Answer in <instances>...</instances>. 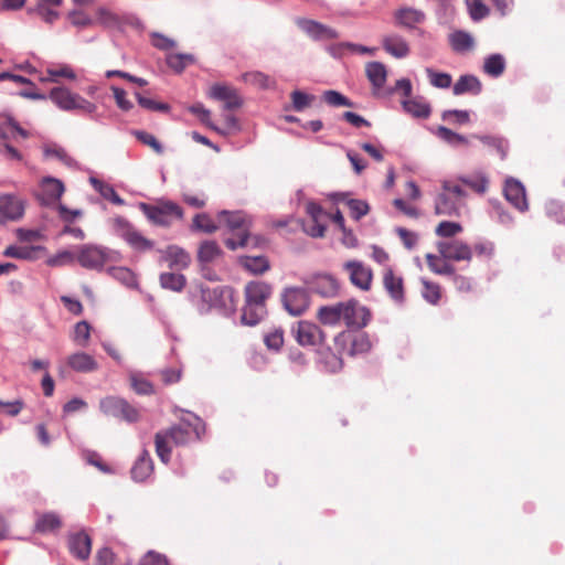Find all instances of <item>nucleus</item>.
<instances>
[{"instance_id": "obj_1", "label": "nucleus", "mask_w": 565, "mask_h": 565, "mask_svg": "<svg viewBox=\"0 0 565 565\" xmlns=\"http://www.w3.org/2000/svg\"><path fill=\"white\" fill-rule=\"evenodd\" d=\"M204 431V425L199 418L195 423L182 420L167 429H162L154 435L156 454L163 463H168L171 458L172 445L185 446L191 441L198 440Z\"/></svg>"}, {"instance_id": "obj_2", "label": "nucleus", "mask_w": 565, "mask_h": 565, "mask_svg": "<svg viewBox=\"0 0 565 565\" xmlns=\"http://www.w3.org/2000/svg\"><path fill=\"white\" fill-rule=\"evenodd\" d=\"M217 218L221 224H224L232 232V237L224 242L228 249L235 250L248 245L252 221L245 213L224 210L217 214Z\"/></svg>"}, {"instance_id": "obj_3", "label": "nucleus", "mask_w": 565, "mask_h": 565, "mask_svg": "<svg viewBox=\"0 0 565 565\" xmlns=\"http://www.w3.org/2000/svg\"><path fill=\"white\" fill-rule=\"evenodd\" d=\"M49 98L56 107L65 111H77L79 114L90 115L97 109L94 103L64 86L53 87L50 90Z\"/></svg>"}, {"instance_id": "obj_4", "label": "nucleus", "mask_w": 565, "mask_h": 565, "mask_svg": "<svg viewBox=\"0 0 565 565\" xmlns=\"http://www.w3.org/2000/svg\"><path fill=\"white\" fill-rule=\"evenodd\" d=\"M140 211L154 225L169 227L174 221L183 218V210L171 201H161L157 204L139 203Z\"/></svg>"}, {"instance_id": "obj_5", "label": "nucleus", "mask_w": 565, "mask_h": 565, "mask_svg": "<svg viewBox=\"0 0 565 565\" xmlns=\"http://www.w3.org/2000/svg\"><path fill=\"white\" fill-rule=\"evenodd\" d=\"M465 196L466 192L459 183L445 181L443 192L435 199V214L439 216L458 215Z\"/></svg>"}, {"instance_id": "obj_6", "label": "nucleus", "mask_w": 565, "mask_h": 565, "mask_svg": "<svg viewBox=\"0 0 565 565\" xmlns=\"http://www.w3.org/2000/svg\"><path fill=\"white\" fill-rule=\"evenodd\" d=\"M111 227L115 234L124 239L130 248L138 253L150 252L154 242L145 237L127 218L116 216L111 220Z\"/></svg>"}, {"instance_id": "obj_7", "label": "nucleus", "mask_w": 565, "mask_h": 565, "mask_svg": "<svg viewBox=\"0 0 565 565\" xmlns=\"http://www.w3.org/2000/svg\"><path fill=\"white\" fill-rule=\"evenodd\" d=\"M334 349L348 356L366 353L371 349L369 335L364 332L342 331L334 338Z\"/></svg>"}, {"instance_id": "obj_8", "label": "nucleus", "mask_w": 565, "mask_h": 565, "mask_svg": "<svg viewBox=\"0 0 565 565\" xmlns=\"http://www.w3.org/2000/svg\"><path fill=\"white\" fill-rule=\"evenodd\" d=\"M99 408L105 415L120 418L128 423H136L140 418V413L135 406L126 399L116 396H107L100 399Z\"/></svg>"}, {"instance_id": "obj_9", "label": "nucleus", "mask_w": 565, "mask_h": 565, "mask_svg": "<svg viewBox=\"0 0 565 565\" xmlns=\"http://www.w3.org/2000/svg\"><path fill=\"white\" fill-rule=\"evenodd\" d=\"M306 212L309 218L301 222L303 232L311 237H323L327 230V222L330 217L329 214L315 202L307 203Z\"/></svg>"}, {"instance_id": "obj_10", "label": "nucleus", "mask_w": 565, "mask_h": 565, "mask_svg": "<svg viewBox=\"0 0 565 565\" xmlns=\"http://www.w3.org/2000/svg\"><path fill=\"white\" fill-rule=\"evenodd\" d=\"M296 342L301 347H317L326 340L319 326L307 320L298 321L291 329Z\"/></svg>"}, {"instance_id": "obj_11", "label": "nucleus", "mask_w": 565, "mask_h": 565, "mask_svg": "<svg viewBox=\"0 0 565 565\" xmlns=\"http://www.w3.org/2000/svg\"><path fill=\"white\" fill-rule=\"evenodd\" d=\"M371 319L370 310L361 306L358 300L343 301L342 321L349 328L362 329Z\"/></svg>"}, {"instance_id": "obj_12", "label": "nucleus", "mask_w": 565, "mask_h": 565, "mask_svg": "<svg viewBox=\"0 0 565 565\" xmlns=\"http://www.w3.org/2000/svg\"><path fill=\"white\" fill-rule=\"evenodd\" d=\"M78 264L87 269H100L108 262L105 248L95 245H83L75 256Z\"/></svg>"}, {"instance_id": "obj_13", "label": "nucleus", "mask_w": 565, "mask_h": 565, "mask_svg": "<svg viewBox=\"0 0 565 565\" xmlns=\"http://www.w3.org/2000/svg\"><path fill=\"white\" fill-rule=\"evenodd\" d=\"M343 269L348 273L352 285L364 291L371 289L373 273L370 267L360 260H349L343 264Z\"/></svg>"}, {"instance_id": "obj_14", "label": "nucleus", "mask_w": 565, "mask_h": 565, "mask_svg": "<svg viewBox=\"0 0 565 565\" xmlns=\"http://www.w3.org/2000/svg\"><path fill=\"white\" fill-rule=\"evenodd\" d=\"M437 249L444 259L470 262L472 258V248L459 239L438 242Z\"/></svg>"}, {"instance_id": "obj_15", "label": "nucleus", "mask_w": 565, "mask_h": 565, "mask_svg": "<svg viewBox=\"0 0 565 565\" xmlns=\"http://www.w3.org/2000/svg\"><path fill=\"white\" fill-rule=\"evenodd\" d=\"M285 309L292 316L302 315L309 307V296L303 288H287L282 294Z\"/></svg>"}, {"instance_id": "obj_16", "label": "nucleus", "mask_w": 565, "mask_h": 565, "mask_svg": "<svg viewBox=\"0 0 565 565\" xmlns=\"http://www.w3.org/2000/svg\"><path fill=\"white\" fill-rule=\"evenodd\" d=\"M209 96L223 102L225 110L238 109L243 105V99L237 89L228 85L215 84L211 86Z\"/></svg>"}, {"instance_id": "obj_17", "label": "nucleus", "mask_w": 565, "mask_h": 565, "mask_svg": "<svg viewBox=\"0 0 565 565\" xmlns=\"http://www.w3.org/2000/svg\"><path fill=\"white\" fill-rule=\"evenodd\" d=\"M296 23L306 34L316 41L334 40L339 38L337 30L318 21L300 18Z\"/></svg>"}, {"instance_id": "obj_18", "label": "nucleus", "mask_w": 565, "mask_h": 565, "mask_svg": "<svg viewBox=\"0 0 565 565\" xmlns=\"http://www.w3.org/2000/svg\"><path fill=\"white\" fill-rule=\"evenodd\" d=\"M40 188L38 199L42 205L46 206L55 204L65 191L63 182L52 177L43 178Z\"/></svg>"}, {"instance_id": "obj_19", "label": "nucleus", "mask_w": 565, "mask_h": 565, "mask_svg": "<svg viewBox=\"0 0 565 565\" xmlns=\"http://www.w3.org/2000/svg\"><path fill=\"white\" fill-rule=\"evenodd\" d=\"M505 199L519 211L527 210L529 204L525 194V188L515 179H508L504 184Z\"/></svg>"}, {"instance_id": "obj_20", "label": "nucleus", "mask_w": 565, "mask_h": 565, "mask_svg": "<svg viewBox=\"0 0 565 565\" xmlns=\"http://www.w3.org/2000/svg\"><path fill=\"white\" fill-rule=\"evenodd\" d=\"M70 553L81 561L88 559L92 551V539L85 532L71 534L67 540Z\"/></svg>"}, {"instance_id": "obj_21", "label": "nucleus", "mask_w": 565, "mask_h": 565, "mask_svg": "<svg viewBox=\"0 0 565 565\" xmlns=\"http://www.w3.org/2000/svg\"><path fill=\"white\" fill-rule=\"evenodd\" d=\"M383 286L390 297L402 303L405 300L404 280L401 276L395 275L391 267L385 268L383 273Z\"/></svg>"}, {"instance_id": "obj_22", "label": "nucleus", "mask_w": 565, "mask_h": 565, "mask_svg": "<svg viewBox=\"0 0 565 565\" xmlns=\"http://www.w3.org/2000/svg\"><path fill=\"white\" fill-rule=\"evenodd\" d=\"M271 291V286L265 281H250L245 286V301L266 307V300Z\"/></svg>"}, {"instance_id": "obj_23", "label": "nucleus", "mask_w": 565, "mask_h": 565, "mask_svg": "<svg viewBox=\"0 0 565 565\" xmlns=\"http://www.w3.org/2000/svg\"><path fill=\"white\" fill-rule=\"evenodd\" d=\"M24 213L23 202L14 195L4 194L0 196V214L7 220L17 221Z\"/></svg>"}, {"instance_id": "obj_24", "label": "nucleus", "mask_w": 565, "mask_h": 565, "mask_svg": "<svg viewBox=\"0 0 565 565\" xmlns=\"http://www.w3.org/2000/svg\"><path fill=\"white\" fill-rule=\"evenodd\" d=\"M162 258L171 269H185L191 263L189 253L177 245H170L162 250Z\"/></svg>"}, {"instance_id": "obj_25", "label": "nucleus", "mask_w": 565, "mask_h": 565, "mask_svg": "<svg viewBox=\"0 0 565 565\" xmlns=\"http://www.w3.org/2000/svg\"><path fill=\"white\" fill-rule=\"evenodd\" d=\"M4 256L25 259V260H38L46 254L44 246H15L10 245L4 249Z\"/></svg>"}, {"instance_id": "obj_26", "label": "nucleus", "mask_w": 565, "mask_h": 565, "mask_svg": "<svg viewBox=\"0 0 565 565\" xmlns=\"http://www.w3.org/2000/svg\"><path fill=\"white\" fill-rule=\"evenodd\" d=\"M382 46L390 55L396 58H404L411 52L407 41L398 34L385 35L382 39Z\"/></svg>"}, {"instance_id": "obj_27", "label": "nucleus", "mask_w": 565, "mask_h": 565, "mask_svg": "<svg viewBox=\"0 0 565 565\" xmlns=\"http://www.w3.org/2000/svg\"><path fill=\"white\" fill-rule=\"evenodd\" d=\"M310 289L322 297H334L339 291V284L330 275H317L313 277Z\"/></svg>"}, {"instance_id": "obj_28", "label": "nucleus", "mask_w": 565, "mask_h": 565, "mask_svg": "<svg viewBox=\"0 0 565 565\" xmlns=\"http://www.w3.org/2000/svg\"><path fill=\"white\" fill-rule=\"evenodd\" d=\"M38 78L41 83H58L60 78L75 81L76 74L70 65L61 64L57 66L47 67L45 75L40 73Z\"/></svg>"}, {"instance_id": "obj_29", "label": "nucleus", "mask_w": 565, "mask_h": 565, "mask_svg": "<svg viewBox=\"0 0 565 565\" xmlns=\"http://www.w3.org/2000/svg\"><path fill=\"white\" fill-rule=\"evenodd\" d=\"M394 18L397 25L412 29L425 20V13L414 8L404 7L395 11Z\"/></svg>"}, {"instance_id": "obj_30", "label": "nucleus", "mask_w": 565, "mask_h": 565, "mask_svg": "<svg viewBox=\"0 0 565 565\" xmlns=\"http://www.w3.org/2000/svg\"><path fill=\"white\" fill-rule=\"evenodd\" d=\"M153 472V461L148 450H143L131 468L132 479L136 481H145Z\"/></svg>"}, {"instance_id": "obj_31", "label": "nucleus", "mask_w": 565, "mask_h": 565, "mask_svg": "<svg viewBox=\"0 0 565 565\" xmlns=\"http://www.w3.org/2000/svg\"><path fill=\"white\" fill-rule=\"evenodd\" d=\"M67 364L72 370L82 373L93 372L98 367L95 359L85 352H77L70 355L67 358Z\"/></svg>"}, {"instance_id": "obj_32", "label": "nucleus", "mask_w": 565, "mask_h": 565, "mask_svg": "<svg viewBox=\"0 0 565 565\" xmlns=\"http://www.w3.org/2000/svg\"><path fill=\"white\" fill-rule=\"evenodd\" d=\"M365 74L371 82L374 92L381 89L387 77L386 66L381 62H369L365 65Z\"/></svg>"}, {"instance_id": "obj_33", "label": "nucleus", "mask_w": 565, "mask_h": 565, "mask_svg": "<svg viewBox=\"0 0 565 565\" xmlns=\"http://www.w3.org/2000/svg\"><path fill=\"white\" fill-rule=\"evenodd\" d=\"M482 90V84L475 75H462L455 83L452 92L455 95L471 94L478 95Z\"/></svg>"}, {"instance_id": "obj_34", "label": "nucleus", "mask_w": 565, "mask_h": 565, "mask_svg": "<svg viewBox=\"0 0 565 565\" xmlns=\"http://www.w3.org/2000/svg\"><path fill=\"white\" fill-rule=\"evenodd\" d=\"M343 302L319 308L317 318L326 326H337L342 321Z\"/></svg>"}, {"instance_id": "obj_35", "label": "nucleus", "mask_w": 565, "mask_h": 565, "mask_svg": "<svg viewBox=\"0 0 565 565\" xmlns=\"http://www.w3.org/2000/svg\"><path fill=\"white\" fill-rule=\"evenodd\" d=\"M448 40L452 51L457 53L470 51L475 46V39L472 35L462 30H457L450 33Z\"/></svg>"}, {"instance_id": "obj_36", "label": "nucleus", "mask_w": 565, "mask_h": 565, "mask_svg": "<svg viewBox=\"0 0 565 565\" xmlns=\"http://www.w3.org/2000/svg\"><path fill=\"white\" fill-rule=\"evenodd\" d=\"M223 255L220 245L215 241H204L198 249V260L202 264H210Z\"/></svg>"}, {"instance_id": "obj_37", "label": "nucleus", "mask_w": 565, "mask_h": 565, "mask_svg": "<svg viewBox=\"0 0 565 565\" xmlns=\"http://www.w3.org/2000/svg\"><path fill=\"white\" fill-rule=\"evenodd\" d=\"M97 21L105 28L121 30L127 21V18L119 15L108 9L99 8L97 10Z\"/></svg>"}, {"instance_id": "obj_38", "label": "nucleus", "mask_w": 565, "mask_h": 565, "mask_svg": "<svg viewBox=\"0 0 565 565\" xmlns=\"http://www.w3.org/2000/svg\"><path fill=\"white\" fill-rule=\"evenodd\" d=\"M266 315V307L245 301L242 312V322L247 326H256Z\"/></svg>"}, {"instance_id": "obj_39", "label": "nucleus", "mask_w": 565, "mask_h": 565, "mask_svg": "<svg viewBox=\"0 0 565 565\" xmlns=\"http://www.w3.org/2000/svg\"><path fill=\"white\" fill-rule=\"evenodd\" d=\"M130 387L138 395H152L154 394L153 384L139 372H131L129 374Z\"/></svg>"}, {"instance_id": "obj_40", "label": "nucleus", "mask_w": 565, "mask_h": 565, "mask_svg": "<svg viewBox=\"0 0 565 565\" xmlns=\"http://www.w3.org/2000/svg\"><path fill=\"white\" fill-rule=\"evenodd\" d=\"M162 288L180 292L186 285V278L182 274L162 273L159 277Z\"/></svg>"}, {"instance_id": "obj_41", "label": "nucleus", "mask_w": 565, "mask_h": 565, "mask_svg": "<svg viewBox=\"0 0 565 565\" xmlns=\"http://www.w3.org/2000/svg\"><path fill=\"white\" fill-rule=\"evenodd\" d=\"M62 526L60 516L54 512H47L39 515L35 522L36 531L41 533L52 532Z\"/></svg>"}, {"instance_id": "obj_42", "label": "nucleus", "mask_w": 565, "mask_h": 565, "mask_svg": "<svg viewBox=\"0 0 565 565\" xmlns=\"http://www.w3.org/2000/svg\"><path fill=\"white\" fill-rule=\"evenodd\" d=\"M242 266L255 275L264 274L269 269V262L265 256H245L241 258Z\"/></svg>"}, {"instance_id": "obj_43", "label": "nucleus", "mask_w": 565, "mask_h": 565, "mask_svg": "<svg viewBox=\"0 0 565 565\" xmlns=\"http://www.w3.org/2000/svg\"><path fill=\"white\" fill-rule=\"evenodd\" d=\"M60 8L46 7L43 4H35L33 8L28 9L29 14H35L44 23L52 25L60 19Z\"/></svg>"}, {"instance_id": "obj_44", "label": "nucleus", "mask_w": 565, "mask_h": 565, "mask_svg": "<svg viewBox=\"0 0 565 565\" xmlns=\"http://www.w3.org/2000/svg\"><path fill=\"white\" fill-rule=\"evenodd\" d=\"M505 70V61L501 54L489 55L483 63V72L492 77H499Z\"/></svg>"}, {"instance_id": "obj_45", "label": "nucleus", "mask_w": 565, "mask_h": 565, "mask_svg": "<svg viewBox=\"0 0 565 565\" xmlns=\"http://www.w3.org/2000/svg\"><path fill=\"white\" fill-rule=\"evenodd\" d=\"M320 361L324 365L326 370L331 373H337L343 367V359L344 354H340L332 352L330 349L320 353Z\"/></svg>"}, {"instance_id": "obj_46", "label": "nucleus", "mask_w": 565, "mask_h": 565, "mask_svg": "<svg viewBox=\"0 0 565 565\" xmlns=\"http://www.w3.org/2000/svg\"><path fill=\"white\" fill-rule=\"evenodd\" d=\"M402 104L404 110L416 118H427L430 115V107L425 102L418 99H405Z\"/></svg>"}, {"instance_id": "obj_47", "label": "nucleus", "mask_w": 565, "mask_h": 565, "mask_svg": "<svg viewBox=\"0 0 565 565\" xmlns=\"http://www.w3.org/2000/svg\"><path fill=\"white\" fill-rule=\"evenodd\" d=\"M428 268L438 275H454L455 267L445 260L440 259L434 254H427L425 256Z\"/></svg>"}, {"instance_id": "obj_48", "label": "nucleus", "mask_w": 565, "mask_h": 565, "mask_svg": "<svg viewBox=\"0 0 565 565\" xmlns=\"http://www.w3.org/2000/svg\"><path fill=\"white\" fill-rule=\"evenodd\" d=\"M423 290L422 295L426 301L431 305H437L441 298V288L437 282L429 281L428 279H422Z\"/></svg>"}, {"instance_id": "obj_49", "label": "nucleus", "mask_w": 565, "mask_h": 565, "mask_svg": "<svg viewBox=\"0 0 565 565\" xmlns=\"http://www.w3.org/2000/svg\"><path fill=\"white\" fill-rule=\"evenodd\" d=\"M437 136L441 140H444L445 142H447L451 146H467L469 143L468 139L465 136L459 135L444 126L438 127Z\"/></svg>"}, {"instance_id": "obj_50", "label": "nucleus", "mask_w": 565, "mask_h": 565, "mask_svg": "<svg viewBox=\"0 0 565 565\" xmlns=\"http://www.w3.org/2000/svg\"><path fill=\"white\" fill-rule=\"evenodd\" d=\"M470 18L473 21H480L490 13L489 8L482 0H465Z\"/></svg>"}, {"instance_id": "obj_51", "label": "nucleus", "mask_w": 565, "mask_h": 565, "mask_svg": "<svg viewBox=\"0 0 565 565\" xmlns=\"http://www.w3.org/2000/svg\"><path fill=\"white\" fill-rule=\"evenodd\" d=\"M264 343L269 350L279 351L284 345V330L274 328L264 335Z\"/></svg>"}, {"instance_id": "obj_52", "label": "nucleus", "mask_w": 565, "mask_h": 565, "mask_svg": "<svg viewBox=\"0 0 565 565\" xmlns=\"http://www.w3.org/2000/svg\"><path fill=\"white\" fill-rule=\"evenodd\" d=\"M459 181L479 194H483L488 188V179L482 174L475 177H461L459 178Z\"/></svg>"}, {"instance_id": "obj_53", "label": "nucleus", "mask_w": 565, "mask_h": 565, "mask_svg": "<svg viewBox=\"0 0 565 565\" xmlns=\"http://www.w3.org/2000/svg\"><path fill=\"white\" fill-rule=\"evenodd\" d=\"M322 99L324 103L333 107H353V103L337 90H326L322 94Z\"/></svg>"}, {"instance_id": "obj_54", "label": "nucleus", "mask_w": 565, "mask_h": 565, "mask_svg": "<svg viewBox=\"0 0 565 565\" xmlns=\"http://www.w3.org/2000/svg\"><path fill=\"white\" fill-rule=\"evenodd\" d=\"M193 227L198 231L212 234L217 231L218 226L206 213L196 214L193 217Z\"/></svg>"}, {"instance_id": "obj_55", "label": "nucleus", "mask_w": 565, "mask_h": 565, "mask_svg": "<svg viewBox=\"0 0 565 565\" xmlns=\"http://www.w3.org/2000/svg\"><path fill=\"white\" fill-rule=\"evenodd\" d=\"M194 58L190 54H170L167 57V64L175 72H182L188 65L192 64Z\"/></svg>"}, {"instance_id": "obj_56", "label": "nucleus", "mask_w": 565, "mask_h": 565, "mask_svg": "<svg viewBox=\"0 0 565 565\" xmlns=\"http://www.w3.org/2000/svg\"><path fill=\"white\" fill-rule=\"evenodd\" d=\"M189 110L199 117V119L209 128L213 129L218 134H225V131L221 130L220 127L215 126L211 121V113L206 109L202 104H195L189 108Z\"/></svg>"}, {"instance_id": "obj_57", "label": "nucleus", "mask_w": 565, "mask_h": 565, "mask_svg": "<svg viewBox=\"0 0 565 565\" xmlns=\"http://www.w3.org/2000/svg\"><path fill=\"white\" fill-rule=\"evenodd\" d=\"M461 232L462 226L459 223L448 221L440 222L435 230L437 236L446 238L455 237Z\"/></svg>"}, {"instance_id": "obj_58", "label": "nucleus", "mask_w": 565, "mask_h": 565, "mask_svg": "<svg viewBox=\"0 0 565 565\" xmlns=\"http://www.w3.org/2000/svg\"><path fill=\"white\" fill-rule=\"evenodd\" d=\"M481 140L486 146L493 148L498 154L501 157V159H504L507 156L508 150V142L500 137H492V136H482L477 137Z\"/></svg>"}, {"instance_id": "obj_59", "label": "nucleus", "mask_w": 565, "mask_h": 565, "mask_svg": "<svg viewBox=\"0 0 565 565\" xmlns=\"http://www.w3.org/2000/svg\"><path fill=\"white\" fill-rule=\"evenodd\" d=\"M90 338V326L87 321H79L74 328V341L81 345L86 347Z\"/></svg>"}, {"instance_id": "obj_60", "label": "nucleus", "mask_w": 565, "mask_h": 565, "mask_svg": "<svg viewBox=\"0 0 565 565\" xmlns=\"http://www.w3.org/2000/svg\"><path fill=\"white\" fill-rule=\"evenodd\" d=\"M134 135L140 142L151 148L156 153L161 154L163 152L162 145L152 134L142 130H137L134 132Z\"/></svg>"}, {"instance_id": "obj_61", "label": "nucleus", "mask_w": 565, "mask_h": 565, "mask_svg": "<svg viewBox=\"0 0 565 565\" xmlns=\"http://www.w3.org/2000/svg\"><path fill=\"white\" fill-rule=\"evenodd\" d=\"M427 75L433 86L438 88H449L452 82L451 75L448 73L435 72L431 68H427Z\"/></svg>"}, {"instance_id": "obj_62", "label": "nucleus", "mask_w": 565, "mask_h": 565, "mask_svg": "<svg viewBox=\"0 0 565 565\" xmlns=\"http://www.w3.org/2000/svg\"><path fill=\"white\" fill-rule=\"evenodd\" d=\"M347 205L350 210V215L355 220H360L370 211L369 204L362 200L349 199Z\"/></svg>"}, {"instance_id": "obj_63", "label": "nucleus", "mask_w": 565, "mask_h": 565, "mask_svg": "<svg viewBox=\"0 0 565 565\" xmlns=\"http://www.w3.org/2000/svg\"><path fill=\"white\" fill-rule=\"evenodd\" d=\"M292 107L297 111H301L309 107L315 100V96L306 94L300 90H294L291 93Z\"/></svg>"}, {"instance_id": "obj_64", "label": "nucleus", "mask_w": 565, "mask_h": 565, "mask_svg": "<svg viewBox=\"0 0 565 565\" xmlns=\"http://www.w3.org/2000/svg\"><path fill=\"white\" fill-rule=\"evenodd\" d=\"M546 214L551 220L557 223L565 222V207L556 202H551L547 204Z\"/></svg>"}]
</instances>
